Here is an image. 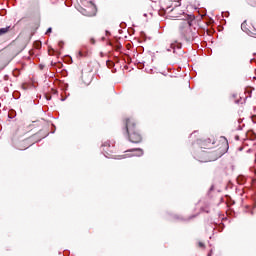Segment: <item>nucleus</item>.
Returning a JSON list of instances; mask_svg holds the SVG:
<instances>
[{
    "mask_svg": "<svg viewBox=\"0 0 256 256\" xmlns=\"http://www.w3.org/2000/svg\"><path fill=\"white\" fill-rule=\"evenodd\" d=\"M180 35L185 41H194L197 39V28L193 27V21L183 20L179 27Z\"/></svg>",
    "mask_w": 256,
    "mask_h": 256,
    "instance_id": "obj_1",
    "label": "nucleus"
},
{
    "mask_svg": "<svg viewBox=\"0 0 256 256\" xmlns=\"http://www.w3.org/2000/svg\"><path fill=\"white\" fill-rule=\"evenodd\" d=\"M125 130L131 143H141V134L135 131V120L133 118L126 119Z\"/></svg>",
    "mask_w": 256,
    "mask_h": 256,
    "instance_id": "obj_2",
    "label": "nucleus"
},
{
    "mask_svg": "<svg viewBox=\"0 0 256 256\" xmlns=\"http://www.w3.org/2000/svg\"><path fill=\"white\" fill-rule=\"evenodd\" d=\"M205 157H212L211 159L208 160H201L202 163H207L208 161H217V159H219V157H221L223 155V153L221 152H206L204 153Z\"/></svg>",
    "mask_w": 256,
    "mask_h": 256,
    "instance_id": "obj_3",
    "label": "nucleus"
},
{
    "mask_svg": "<svg viewBox=\"0 0 256 256\" xmlns=\"http://www.w3.org/2000/svg\"><path fill=\"white\" fill-rule=\"evenodd\" d=\"M182 47H183V44L175 41V42L171 43L168 48H166V51L168 53H171V51H173V53H177V51L181 50Z\"/></svg>",
    "mask_w": 256,
    "mask_h": 256,
    "instance_id": "obj_4",
    "label": "nucleus"
},
{
    "mask_svg": "<svg viewBox=\"0 0 256 256\" xmlns=\"http://www.w3.org/2000/svg\"><path fill=\"white\" fill-rule=\"evenodd\" d=\"M128 153H133L131 155L129 154H126L125 157H143V149L141 148H136V149H131V150H128Z\"/></svg>",
    "mask_w": 256,
    "mask_h": 256,
    "instance_id": "obj_5",
    "label": "nucleus"
},
{
    "mask_svg": "<svg viewBox=\"0 0 256 256\" xmlns=\"http://www.w3.org/2000/svg\"><path fill=\"white\" fill-rule=\"evenodd\" d=\"M236 180L238 185H245V183H247V177L244 175H239Z\"/></svg>",
    "mask_w": 256,
    "mask_h": 256,
    "instance_id": "obj_6",
    "label": "nucleus"
},
{
    "mask_svg": "<svg viewBox=\"0 0 256 256\" xmlns=\"http://www.w3.org/2000/svg\"><path fill=\"white\" fill-rule=\"evenodd\" d=\"M9 29H11L10 26H8L6 28H0V35H5V33L9 32Z\"/></svg>",
    "mask_w": 256,
    "mask_h": 256,
    "instance_id": "obj_7",
    "label": "nucleus"
},
{
    "mask_svg": "<svg viewBox=\"0 0 256 256\" xmlns=\"http://www.w3.org/2000/svg\"><path fill=\"white\" fill-rule=\"evenodd\" d=\"M102 147H111V141L104 142Z\"/></svg>",
    "mask_w": 256,
    "mask_h": 256,
    "instance_id": "obj_8",
    "label": "nucleus"
},
{
    "mask_svg": "<svg viewBox=\"0 0 256 256\" xmlns=\"http://www.w3.org/2000/svg\"><path fill=\"white\" fill-rule=\"evenodd\" d=\"M78 57H80V58H81V57H85V54H84L82 51H79V52H78Z\"/></svg>",
    "mask_w": 256,
    "mask_h": 256,
    "instance_id": "obj_9",
    "label": "nucleus"
},
{
    "mask_svg": "<svg viewBox=\"0 0 256 256\" xmlns=\"http://www.w3.org/2000/svg\"><path fill=\"white\" fill-rule=\"evenodd\" d=\"M106 65H107L108 67H111V66H113V62L107 61V62H106Z\"/></svg>",
    "mask_w": 256,
    "mask_h": 256,
    "instance_id": "obj_10",
    "label": "nucleus"
},
{
    "mask_svg": "<svg viewBox=\"0 0 256 256\" xmlns=\"http://www.w3.org/2000/svg\"><path fill=\"white\" fill-rule=\"evenodd\" d=\"M51 31H53L52 28H48V30L46 31V35H49V33H51Z\"/></svg>",
    "mask_w": 256,
    "mask_h": 256,
    "instance_id": "obj_11",
    "label": "nucleus"
},
{
    "mask_svg": "<svg viewBox=\"0 0 256 256\" xmlns=\"http://www.w3.org/2000/svg\"><path fill=\"white\" fill-rule=\"evenodd\" d=\"M90 43H91V45H95V39H94V38H91V39H90Z\"/></svg>",
    "mask_w": 256,
    "mask_h": 256,
    "instance_id": "obj_12",
    "label": "nucleus"
},
{
    "mask_svg": "<svg viewBox=\"0 0 256 256\" xmlns=\"http://www.w3.org/2000/svg\"><path fill=\"white\" fill-rule=\"evenodd\" d=\"M250 171L256 175V168H250Z\"/></svg>",
    "mask_w": 256,
    "mask_h": 256,
    "instance_id": "obj_13",
    "label": "nucleus"
},
{
    "mask_svg": "<svg viewBox=\"0 0 256 256\" xmlns=\"http://www.w3.org/2000/svg\"><path fill=\"white\" fill-rule=\"evenodd\" d=\"M253 123H256V116H252Z\"/></svg>",
    "mask_w": 256,
    "mask_h": 256,
    "instance_id": "obj_14",
    "label": "nucleus"
},
{
    "mask_svg": "<svg viewBox=\"0 0 256 256\" xmlns=\"http://www.w3.org/2000/svg\"><path fill=\"white\" fill-rule=\"evenodd\" d=\"M199 247H205V244H203V242H199Z\"/></svg>",
    "mask_w": 256,
    "mask_h": 256,
    "instance_id": "obj_15",
    "label": "nucleus"
},
{
    "mask_svg": "<svg viewBox=\"0 0 256 256\" xmlns=\"http://www.w3.org/2000/svg\"><path fill=\"white\" fill-rule=\"evenodd\" d=\"M244 27H245V22H243V23L241 24V29L244 30Z\"/></svg>",
    "mask_w": 256,
    "mask_h": 256,
    "instance_id": "obj_16",
    "label": "nucleus"
},
{
    "mask_svg": "<svg viewBox=\"0 0 256 256\" xmlns=\"http://www.w3.org/2000/svg\"><path fill=\"white\" fill-rule=\"evenodd\" d=\"M58 45H59V47H63V42L60 41Z\"/></svg>",
    "mask_w": 256,
    "mask_h": 256,
    "instance_id": "obj_17",
    "label": "nucleus"
},
{
    "mask_svg": "<svg viewBox=\"0 0 256 256\" xmlns=\"http://www.w3.org/2000/svg\"><path fill=\"white\" fill-rule=\"evenodd\" d=\"M253 29H254V31H256V24L253 25Z\"/></svg>",
    "mask_w": 256,
    "mask_h": 256,
    "instance_id": "obj_18",
    "label": "nucleus"
},
{
    "mask_svg": "<svg viewBox=\"0 0 256 256\" xmlns=\"http://www.w3.org/2000/svg\"><path fill=\"white\" fill-rule=\"evenodd\" d=\"M211 253H213V250H211L210 253H208V256H211Z\"/></svg>",
    "mask_w": 256,
    "mask_h": 256,
    "instance_id": "obj_19",
    "label": "nucleus"
},
{
    "mask_svg": "<svg viewBox=\"0 0 256 256\" xmlns=\"http://www.w3.org/2000/svg\"><path fill=\"white\" fill-rule=\"evenodd\" d=\"M246 211H249V206H248V207H246Z\"/></svg>",
    "mask_w": 256,
    "mask_h": 256,
    "instance_id": "obj_20",
    "label": "nucleus"
},
{
    "mask_svg": "<svg viewBox=\"0 0 256 256\" xmlns=\"http://www.w3.org/2000/svg\"><path fill=\"white\" fill-rule=\"evenodd\" d=\"M206 213H209V210H204Z\"/></svg>",
    "mask_w": 256,
    "mask_h": 256,
    "instance_id": "obj_21",
    "label": "nucleus"
},
{
    "mask_svg": "<svg viewBox=\"0 0 256 256\" xmlns=\"http://www.w3.org/2000/svg\"><path fill=\"white\" fill-rule=\"evenodd\" d=\"M251 215H253V210L250 211Z\"/></svg>",
    "mask_w": 256,
    "mask_h": 256,
    "instance_id": "obj_22",
    "label": "nucleus"
},
{
    "mask_svg": "<svg viewBox=\"0 0 256 256\" xmlns=\"http://www.w3.org/2000/svg\"><path fill=\"white\" fill-rule=\"evenodd\" d=\"M178 5H181V3L178 2Z\"/></svg>",
    "mask_w": 256,
    "mask_h": 256,
    "instance_id": "obj_23",
    "label": "nucleus"
},
{
    "mask_svg": "<svg viewBox=\"0 0 256 256\" xmlns=\"http://www.w3.org/2000/svg\"><path fill=\"white\" fill-rule=\"evenodd\" d=\"M178 5H181V3L178 2Z\"/></svg>",
    "mask_w": 256,
    "mask_h": 256,
    "instance_id": "obj_24",
    "label": "nucleus"
},
{
    "mask_svg": "<svg viewBox=\"0 0 256 256\" xmlns=\"http://www.w3.org/2000/svg\"><path fill=\"white\" fill-rule=\"evenodd\" d=\"M84 15H91V14H84Z\"/></svg>",
    "mask_w": 256,
    "mask_h": 256,
    "instance_id": "obj_25",
    "label": "nucleus"
},
{
    "mask_svg": "<svg viewBox=\"0 0 256 256\" xmlns=\"http://www.w3.org/2000/svg\"><path fill=\"white\" fill-rule=\"evenodd\" d=\"M256 205H254V209H255Z\"/></svg>",
    "mask_w": 256,
    "mask_h": 256,
    "instance_id": "obj_26",
    "label": "nucleus"
}]
</instances>
